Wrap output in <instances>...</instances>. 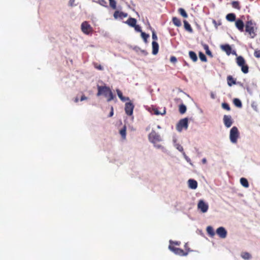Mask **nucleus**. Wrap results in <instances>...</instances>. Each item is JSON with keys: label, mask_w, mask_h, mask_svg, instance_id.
Listing matches in <instances>:
<instances>
[{"label": "nucleus", "mask_w": 260, "mask_h": 260, "mask_svg": "<svg viewBox=\"0 0 260 260\" xmlns=\"http://www.w3.org/2000/svg\"><path fill=\"white\" fill-rule=\"evenodd\" d=\"M239 137V133L237 127L234 126L230 130V139L233 143H236Z\"/></svg>", "instance_id": "nucleus-6"}, {"label": "nucleus", "mask_w": 260, "mask_h": 260, "mask_svg": "<svg viewBox=\"0 0 260 260\" xmlns=\"http://www.w3.org/2000/svg\"><path fill=\"white\" fill-rule=\"evenodd\" d=\"M231 4L233 8L236 9L238 10H240L241 9L240 3L238 1H233L232 2Z\"/></svg>", "instance_id": "nucleus-28"}, {"label": "nucleus", "mask_w": 260, "mask_h": 260, "mask_svg": "<svg viewBox=\"0 0 260 260\" xmlns=\"http://www.w3.org/2000/svg\"><path fill=\"white\" fill-rule=\"evenodd\" d=\"M180 242L179 241H170V245H173L174 246V245H177V246H179L180 245Z\"/></svg>", "instance_id": "nucleus-41"}, {"label": "nucleus", "mask_w": 260, "mask_h": 260, "mask_svg": "<svg viewBox=\"0 0 260 260\" xmlns=\"http://www.w3.org/2000/svg\"><path fill=\"white\" fill-rule=\"evenodd\" d=\"M179 111L181 114H184L186 111V107L184 104H181L179 106Z\"/></svg>", "instance_id": "nucleus-31"}, {"label": "nucleus", "mask_w": 260, "mask_h": 260, "mask_svg": "<svg viewBox=\"0 0 260 260\" xmlns=\"http://www.w3.org/2000/svg\"><path fill=\"white\" fill-rule=\"evenodd\" d=\"M129 26L134 27L137 23V20L135 18L130 17L125 22Z\"/></svg>", "instance_id": "nucleus-17"}, {"label": "nucleus", "mask_w": 260, "mask_h": 260, "mask_svg": "<svg viewBox=\"0 0 260 260\" xmlns=\"http://www.w3.org/2000/svg\"><path fill=\"white\" fill-rule=\"evenodd\" d=\"M98 90L97 96H100L102 94L104 95L107 98L108 102H110L114 100L115 96L109 87L106 86L98 85Z\"/></svg>", "instance_id": "nucleus-1"}, {"label": "nucleus", "mask_w": 260, "mask_h": 260, "mask_svg": "<svg viewBox=\"0 0 260 260\" xmlns=\"http://www.w3.org/2000/svg\"><path fill=\"white\" fill-rule=\"evenodd\" d=\"M254 56L256 58H260V50L256 49L254 52Z\"/></svg>", "instance_id": "nucleus-39"}, {"label": "nucleus", "mask_w": 260, "mask_h": 260, "mask_svg": "<svg viewBox=\"0 0 260 260\" xmlns=\"http://www.w3.org/2000/svg\"><path fill=\"white\" fill-rule=\"evenodd\" d=\"M148 139L149 141L154 144L155 147L158 149L163 148L162 145L157 144V142L161 141V138L160 136L155 131L152 130L149 134Z\"/></svg>", "instance_id": "nucleus-3"}, {"label": "nucleus", "mask_w": 260, "mask_h": 260, "mask_svg": "<svg viewBox=\"0 0 260 260\" xmlns=\"http://www.w3.org/2000/svg\"><path fill=\"white\" fill-rule=\"evenodd\" d=\"M141 37L143 39V41L145 42V43H146V44L147 43H148L147 40L149 38V35L148 34H146L144 32H142V33L141 34Z\"/></svg>", "instance_id": "nucleus-30"}, {"label": "nucleus", "mask_w": 260, "mask_h": 260, "mask_svg": "<svg viewBox=\"0 0 260 260\" xmlns=\"http://www.w3.org/2000/svg\"><path fill=\"white\" fill-rule=\"evenodd\" d=\"M127 14L126 13H124L122 12H119L118 11H116L114 13V17L115 18H117L120 17L121 18L123 17H127Z\"/></svg>", "instance_id": "nucleus-18"}, {"label": "nucleus", "mask_w": 260, "mask_h": 260, "mask_svg": "<svg viewBox=\"0 0 260 260\" xmlns=\"http://www.w3.org/2000/svg\"><path fill=\"white\" fill-rule=\"evenodd\" d=\"M173 23L176 26L179 27L181 25V22L180 20L177 17H173L172 19Z\"/></svg>", "instance_id": "nucleus-26"}, {"label": "nucleus", "mask_w": 260, "mask_h": 260, "mask_svg": "<svg viewBox=\"0 0 260 260\" xmlns=\"http://www.w3.org/2000/svg\"><path fill=\"white\" fill-rule=\"evenodd\" d=\"M184 248L185 249V251H187V250L188 249H190V248L188 247V244L187 243H186L185 245H184Z\"/></svg>", "instance_id": "nucleus-49"}, {"label": "nucleus", "mask_w": 260, "mask_h": 260, "mask_svg": "<svg viewBox=\"0 0 260 260\" xmlns=\"http://www.w3.org/2000/svg\"><path fill=\"white\" fill-rule=\"evenodd\" d=\"M189 57L190 58V59L193 62H196L197 61L198 57H197L196 53L194 52H193L192 51H189Z\"/></svg>", "instance_id": "nucleus-22"}, {"label": "nucleus", "mask_w": 260, "mask_h": 260, "mask_svg": "<svg viewBox=\"0 0 260 260\" xmlns=\"http://www.w3.org/2000/svg\"><path fill=\"white\" fill-rule=\"evenodd\" d=\"M114 114V111H113V107H111V111L109 113V117H112Z\"/></svg>", "instance_id": "nucleus-46"}, {"label": "nucleus", "mask_w": 260, "mask_h": 260, "mask_svg": "<svg viewBox=\"0 0 260 260\" xmlns=\"http://www.w3.org/2000/svg\"><path fill=\"white\" fill-rule=\"evenodd\" d=\"M93 65L94 67L98 70L103 71L104 70V68L97 62H93Z\"/></svg>", "instance_id": "nucleus-37"}, {"label": "nucleus", "mask_w": 260, "mask_h": 260, "mask_svg": "<svg viewBox=\"0 0 260 260\" xmlns=\"http://www.w3.org/2000/svg\"><path fill=\"white\" fill-rule=\"evenodd\" d=\"M222 108L226 110L227 111H230L231 110L230 107L228 103H223L221 105Z\"/></svg>", "instance_id": "nucleus-38"}, {"label": "nucleus", "mask_w": 260, "mask_h": 260, "mask_svg": "<svg viewBox=\"0 0 260 260\" xmlns=\"http://www.w3.org/2000/svg\"><path fill=\"white\" fill-rule=\"evenodd\" d=\"M79 100L78 98H75V102L77 103L78 102Z\"/></svg>", "instance_id": "nucleus-52"}, {"label": "nucleus", "mask_w": 260, "mask_h": 260, "mask_svg": "<svg viewBox=\"0 0 260 260\" xmlns=\"http://www.w3.org/2000/svg\"><path fill=\"white\" fill-rule=\"evenodd\" d=\"M134 105L131 102L126 103L125 104V112L127 115L131 116L133 114Z\"/></svg>", "instance_id": "nucleus-9"}, {"label": "nucleus", "mask_w": 260, "mask_h": 260, "mask_svg": "<svg viewBox=\"0 0 260 260\" xmlns=\"http://www.w3.org/2000/svg\"><path fill=\"white\" fill-rule=\"evenodd\" d=\"M199 55L200 59H201V61H204V62L207 61V57L203 53H202V52H200L199 53Z\"/></svg>", "instance_id": "nucleus-33"}, {"label": "nucleus", "mask_w": 260, "mask_h": 260, "mask_svg": "<svg viewBox=\"0 0 260 260\" xmlns=\"http://www.w3.org/2000/svg\"><path fill=\"white\" fill-rule=\"evenodd\" d=\"M213 22L215 23H216L215 20H213Z\"/></svg>", "instance_id": "nucleus-53"}, {"label": "nucleus", "mask_w": 260, "mask_h": 260, "mask_svg": "<svg viewBox=\"0 0 260 260\" xmlns=\"http://www.w3.org/2000/svg\"><path fill=\"white\" fill-rule=\"evenodd\" d=\"M111 8L115 10L116 9V2L115 0H109Z\"/></svg>", "instance_id": "nucleus-35"}, {"label": "nucleus", "mask_w": 260, "mask_h": 260, "mask_svg": "<svg viewBox=\"0 0 260 260\" xmlns=\"http://www.w3.org/2000/svg\"><path fill=\"white\" fill-rule=\"evenodd\" d=\"M116 92H117L118 96L121 100V101H122L123 102H125L126 101L129 100V98L128 97H124L123 96L122 92L119 89H117Z\"/></svg>", "instance_id": "nucleus-19"}, {"label": "nucleus", "mask_w": 260, "mask_h": 260, "mask_svg": "<svg viewBox=\"0 0 260 260\" xmlns=\"http://www.w3.org/2000/svg\"><path fill=\"white\" fill-rule=\"evenodd\" d=\"M226 19L230 22L236 21V15L234 13H229L226 15Z\"/></svg>", "instance_id": "nucleus-20"}, {"label": "nucleus", "mask_w": 260, "mask_h": 260, "mask_svg": "<svg viewBox=\"0 0 260 260\" xmlns=\"http://www.w3.org/2000/svg\"><path fill=\"white\" fill-rule=\"evenodd\" d=\"M169 248L170 250L173 251L175 254L179 255L180 256H186L188 252L191 250L189 249L187 250V251H184L182 249L175 247L173 245H169Z\"/></svg>", "instance_id": "nucleus-7"}, {"label": "nucleus", "mask_w": 260, "mask_h": 260, "mask_svg": "<svg viewBox=\"0 0 260 260\" xmlns=\"http://www.w3.org/2000/svg\"><path fill=\"white\" fill-rule=\"evenodd\" d=\"M203 47L206 51V53L210 57H213V55L211 51L209 50V48L208 45L204 44H203Z\"/></svg>", "instance_id": "nucleus-23"}, {"label": "nucleus", "mask_w": 260, "mask_h": 260, "mask_svg": "<svg viewBox=\"0 0 260 260\" xmlns=\"http://www.w3.org/2000/svg\"><path fill=\"white\" fill-rule=\"evenodd\" d=\"M198 208L203 213H205L208 211L209 206L204 201L200 200L198 204Z\"/></svg>", "instance_id": "nucleus-10"}, {"label": "nucleus", "mask_w": 260, "mask_h": 260, "mask_svg": "<svg viewBox=\"0 0 260 260\" xmlns=\"http://www.w3.org/2000/svg\"><path fill=\"white\" fill-rule=\"evenodd\" d=\"M235 25L236 28L241 32H243L244 31V23L243 21L240 19H238L235 21Z\"/></svg>", "instance_id": "nucleus-13"}, {"label": "nucleus", "mask_w": 260, "mask_h": 260, "mask_svg": "<svg viewBox=\"0 0 260 260\" xmlns=\"http://www.w3.org/2000/svg\"><path fill=\"white\" fill-rule=\"evenodd\" d=\"M74 2V0H70V2H69L70 3V5L71 6H72L73 5Z\"/></svg>", "instance_id": "nucleus-51"}, {"label": "nucleus", "mask_w": 260, "mask_h": 260, "mask_svg": "<svg viewBox=\"0 0 260 260\" xmlns=\"http://www.w3.org/2000/svg\"><path fill=\"white\" fill-rule=\"evenodd\" d=\"M240 183L244 187L247 188L249 187V183L247 180L245 178H241L240 179Z\"/></svg>", "instance_id": "nucleus-27"}, {"label": "nucleus", "mask_w": 260, "mask_h": 260, "mask_svg": "<svg viewBox=\"0 0 260 260\" xmlns=\"http://www.w3.org/2000/svg\"><path fill=\"white\" fill-rule=\"evenodd\" d=\"M207 232L208 234L211 237H213L215 235L214 230L211 226H208L207 228Z\"/></svg>", "instance_id": "nucleus-25"}, {"label": "nucleus", "mask_w": 260, "mask_h": 260, "mask_svg": "<svg viewBox=\"0 0 260 260\" xmlns=\"http://www.w3.org/2000/svg\"><path fill=\"white\" fill-rule=\"evenodd\" d=\"M216 234L221 238H225L227 236V232L223 227H219L216 230Z\"/></svg>", "instance_id": "nucleus-12"}, {"label": "nucleus", "mask_w": 260, "mask_h": 260, "mask_svg": "<svg viewBox=\"0 0 260 260\" xmlns=\"http://www.w3.org/2000/svg\"><path fill=\"white\" fill-rule=\"evenodd\" d=\"M170 61L173 63H175L177 61V58L175 56H171L170 58Z\"/></svg>", "instance_id": "nucleus-44"}, {"label": "nucleus", "mask_w": 260, "mask_h": 260, "mask_svg": "<svg viewBox=\"0 0 260 260\" xmlns=\"http://www.w3.org/2000/svg\"><path fill=\"white\" fill-rule=\"evenodd\" d=\"M241 256L244 259H249L251 257L250 254L247 252H242Z\"/></svg>", "instance_id": "nucleus-29"}, {"label": "nucleus", "mask_w": 260, "mask_h": 260, "mask_svg": "<svg viewBox=\"0 0 260 260\" xmlns=\"http://www.w3.org/2000/svg\"><path fill=\"white\" fill-rule=\"evenodd\" d=\"M188 126V119L187 118H184L180 119L176 125V129L178 132H181L182 131L187 129Z\"/></svg>", "instance_id": "nucleus-5"}, {"label": "nucleus", "mask_w": 260, "mask_h": 260, "mask_svg": "<svg viewBox=\"0 0 260 260\" xmlns=\"http://www.w3.org/2000/svg\"><path fill=\"white\" fill-rule=\"evenodd\" d=\"M178 11L180 14L184 18H187L188 17V15L186 13V11L183 8H179Z\"/></svg>", "instance_id": "nucleus-32"}, {"label": "nucleus", "mask_w": 260, "mask_h": 260, "mask_svg": "<svg viewBox=\"0 0 260 260\" xmlns=\"http://www.w3.org/2000/svg\"><path fill=\"white\" fill-rule=\"evenodd\" d=\"M228 84L231 86L233 85L236 84V80L234 79L232 76H229L227 77Z\"/></svg>", "instance_id": "nucleus-21"}, {"label": "nucleus", "mask_w": 260, "mask_h": 260, "mask_svg": "<svg viewBox=\"0 0 260 260\" xmlns=\"http://www.w3.org/2000/svg\"><path fill=\"white\" fill-rule=\"evenodd\" d=\"M183 22L185 29L188 31L192 32V29L189 23L186 20H184Z\"/></svg>", "instance_id": "nucleus-24"}, {"label": "nucleus", "mask_w": 260, "mask_h": 260, "mask_svg": "<svg viewBox=\"0 0 260 260\" xmlns=\"http://www.w3.org/2000/svg\"><path fill=\"white\" fill-rule=\"evenodd\" d=\"M100 4L103 6L107 7V2L105 0L100 1Z\"/></svg>", "instance_id": "nucleus-43"}, {"label": "nucleus", "mask_w": 260, "mask_h": 260, "mask_svg": "<svg viewBox=\"0 0 260 260\" xmlns=\"http://www.w3.org/2000/svg\"><path fill=\"white\" fill-rule=\"evenodd\" d=\"M188 183L189 187L191 189H195L198 187V182L194 179H189Z\"/></svg>", "instance_id": "nucleus-15"}, {"label": "nucleus", "mask_w": 260, "mask_h": 260, "mask_svg": "<svg viewBox=\"0 0 260 260\" xmlns=\"http://www.w3.org/2000/svg\"><path fill=\"white\" fill-rule=\"evenodd\" d=\"M223 121L226 127H231L233 123V119L231 115H224Z\"/></svg>", "instance_id": "nucleus-11"}, {"label": "nucleus", "mask_w": 260, "mask_h": 260, "mask_svg": "<svg viewBox=\"0 0 260 260\" xmlns=\"http://www.w3.org/2000/svg\"><path fill=\"white\" fill-rule=\"evenodd\" d=\"M152 38L153 40V41H156L157 40V37L154 29L152 30Z\"/></svg>", "instance_id": "nucleus-40"}, {"label": "nucleus", "mask_w": 260, "mask_h": 260, "mask_svg": "<svg viewBox=\"0 0 260 260\" xmlns=\"http://www.w3.org/2000/svg\"><path fill=\"white\" fill-rule=\"evenodd\" d=\"M165 113H166V111H165V110H164V113H161L159 112L157 109H155V110H154V113H155V114H156V115L164 114Z\"/></svg>", "instance_id": "nucleus-45"}, {"label": "nucleus", "mask_w": 260, "mask_h": 260, "mask_svg": "<svg viewBox=\"0 0 260 260\" xmlns=\"http://www.w3.org/2000/svg\"><path fill=\"white\" fill-rule=\"evenodd\" d=\"M202 161L203 164H205L207 162V160L205 158H204L202 159Z\"/></svg>", "instance_id": "nucleus-50"}, {"label": "nucleus", "mask_w": 260, "mask_h": 260, "mask_svg": "<svg viewBox=\"0 0 260 260\" xmlns=\"http://www.w3.org/2000/svg\"><path fill=\"white\" fill-rule=\"evenodd\" d=\"M233 103L234 105L240 108L242 107L241 102L238 99H235L233 101Z\"/></svg>", "instance_id": "nucleus-34"}, {"label": "nucleus", "mask_w": 260, "mask_h": 260, "mask_svg": "<svg viewBox=\"0 0 260 260\" xmlns=\"http://www.w3.org/2000/svg\"><path fill=\"white\" fill-rule=\"evenodd\" d=\"M134 27L135 28V29L136 31L141 32V33L143 32L141 27L139 25L136 24Z\"/></svg>", "instance_id": "nucleus-42"}, {"label": "nucleus", "mask_w": 260, "mask_h": 260, "mask_svg": "<svg viewBox=\"0 0 260 260\" xmlns=\"http://www.w3.org/2000/svg\"><path fill=\"white\" fill-rule=\"evenodd\" d=\"M120 134L122 137L123 139H125L126 137V127L124 126L123 128L120 129Z\"/></svg>", "instance_id": "nucleus-36"}, {"label": "nucleus", "mask_w": 260, "mask_h": 260, "mask_svg": "<svg viewBox=\"0 0 260 260\" xmlns=\"http://www.w3.org/2000/svg\"><path fill=\"white\" fill-rule=\"evenodd\" d=\"M245 31L248 34L250 38H254L256 36V24L252 20H248L245 23Z\"/></svg>", "instance_id": "nucleus-2"}, {"label": "nucleus", "mask_w": 260, "mask_h": 260, "mask_svg": "<svg viewBox=\"0 0 260 260\" xmlns=\"http://www.w3.org/2000/svg\"><path fill=\"white\" fill-rule=\"evenodd\" d=\"M81 29L85 35L91 34L93 31V28L87 21H83L81 25Z\"/></svg>", "instance_id": "nucleus-8"}, {"label": "nucleus", "mask_w": 260, "mask_h": 260, "mask_svg": "<svg viewBox=\"0 0 260 260\" xmlns=\"http://www.w3.org/2000/svg\"><path fill=\"white\" fill-rule=\"evenodd\" d=\"M152 54L154 55H156L157 54L158 52L159 45L156 42V41H152Z\"/></svg>", "instance_id": "nucleus-16"}, {"label": "nucleus", "mask_w": 260, "mask_h": 260, "mask_svg": "<svg viewBox=\"0 0 260 260\" xmlns=\"http://www.w3.org/2000/svg\"><path fill=\"white\" fill-rule=\"evenodd\" d=\"M87 99V98L86 96H85L84 95H82L81 97V101H83L84 100H86Z\"/></svg>", "instance_id": "nucleus-48"}, {"label": "nucleus", "mask_w": 260, "mask_h": 260, "mask_svg": "<svg viewBox=\"0 0 260 260\" xmlns=\"http://www.w3.org/2000/svg\"><path fill=\"white\" fill-rule=\"evenodd\" d=\"M236 62L237 64L241 68L242 72L244 74H247L249 72V67L246 64L244 58L241 56H238L236 58Z\"/></svg>", "instance_id": "nucleus-4"}, {"label": "nucleus", "mask_w": 260, "mask_h": 260, "mask_svg": "<svg viewBox=\"0 0 260 260\" xmlns=\"http://www.w3.org/2000/svg\"><path fill=\"white\" fill-rule=\"evenodd\" d=\"M220 48L226 52L228 55H230L232 53V48L229 44L221 45Z\"/></svg>", "instance_id": "nucleus-14"}, {"label": "nucleus", "mask_w": 260, "mask_h": 260, "mask_svg": "<svg viewBox=\"0 0 260 260\" xmlns=\"http://www.w3.org/2000/svg\"><path fill=\"white\" fill-rule=\"evenodd\" d=\"M177 149L180 151H182L183 150V147L180 145H178L177 147Z\"/></svg>", "instance_id": "nucleus-47"}]
</instances>
